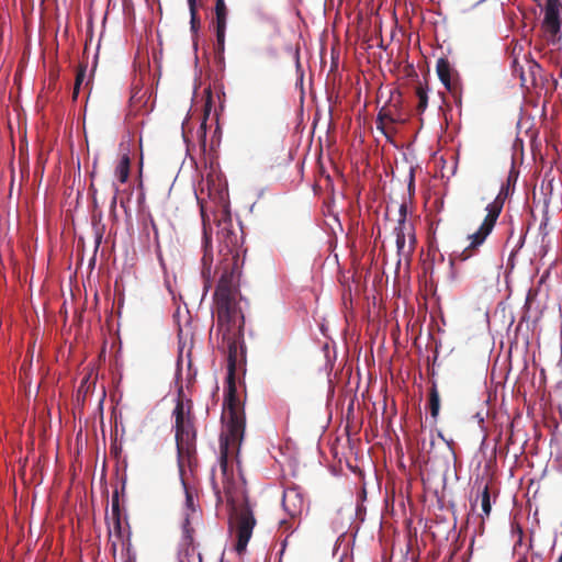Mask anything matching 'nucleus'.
<instances>
[{
    "label": "nucleus",
    "mask_w": 562,
    "mask_h": 562,
    "mask_svg": "<svg viewBox=\"0 0 562 562\" xmlns=\"http://www.w3.org/2000/svg\"><path fill=\"white\" fill-rule=\"evenodd\" d=\"M222 341L217 348L227 355V378L224 394V411L228 417L226 434L221 440H232L233 445L240 443L245 434V412L237 396L236 372L245 363L243 329L223 331Z\"/></svg>",
    "instance_id": "f257e3e1"
},
{
    "label": "nucleus",
    "mask_w": 562,
    "mask_h": 562,
    "mask_svg": "<svg viewBox=\"0 0 562 562\" xmlns=\"http://www.w3.org/2000/svg\"><path fill=\"white\" fill-rule=\"evenodd\" d=\"M220 441V469L222 473L223 492L227 497V502L232 504L229 520L237 536L235 550L238 554H243L251 538L256 519L247 499H244L240 504H235L233 497V464L231 457L240 443L233 445L232 440Z\"/></svg>",
    "instance_id": "f03ea898"
},
{
    "label": "nucleus",
    "mask_w": 562,
    "mask_h": 562,
    "mask_svg": "<svg viewBox=\"0 0 562 562\" xmlns=\"http://www.w3.org/2000/svg\"><path fill=\"white\" fill-rule=\"evenodd\" d=\"M182 395L183 391L180 389L177 404L172 412L175 417L178 468L181 473L186 467L193 471L198 465L196 430L194 427V416L192 415V402L191 400L184 402Z\"/></svg>",
    "instance_id": "7ed1b4c3"
},
{
    "label": "nucleus",
    "mask_w": 562,
    "mask_h": 562,
    "mask_svg": "<svg viewBox=\"0 0 562 562\" xmlns=\"http://www.w3.org/2000/svg\"><path fill=\"white\" fill-rule=\"evenodd\" d=\"M239 274L222 272L215 293L214 303L217 316V331L239 330L244 327V315L238 307Z\"/></svg>",
    "instance_id": "20e7f679"
},
{
    "label": "nucleus",
    "mask_w": 562,
    "mask_h": 562,
    "mask_svg": "<svg viewBox=\"0 0 562 562\" xmlns=\"http://www.w3.org/2000/svg\"><path fill=\"white\" fill-rule=\"evenodd\" d=\"M505 189L502 188L498 195L495 198L493 202L487 204L486 206V216L484 217L482 224L477 228V231L471 235H469L470 244L460 252L454 251L450 257V263L453 265L456 261H467L468 259L475 256L479 251V247L484 244L487 236L492 233L496 221L503 210L505 198H506Z\"/></svg>",
    "instance_id": "39448f33"
},
{
    "label": "nucleus",
    "mask_w": 562,
    "mask_h": 562,
    "mask_svg": "<svg viewBox=\"0 0 562 562\" xmlns=\"http://www.w3.org/2000/svg\"><path fill=\"white\" fill-rule=\"evenodd\" d=\"M217 239L220 244L218 254L222 258L221 271L239 274L243 236L233 228L231 220H225L218 224Z\"/></svg>",
    "instance_id": "423d86ee"
},
{
    "label": "nucleus",
    "mask_w": 562,
    "mask_h": 562,
    "mask_svg": "<svg viewBox=\"0 0 562 562\" xmlns=\"http://www.w3.org/2000/svg\"><path fill=\"white\" fill-rule=\"evenodd\" d=\"M560 9V0H547L542 29L547 41L553 44L560 38L561 33Z\"/></svg>",
    "instance_id": "0eeeda50"
},
{
    "label": "nucleus",
    "mask_w": 562,
    "mask_h": 562,
    "mask_svg": "<svg viewBox=\"0 0 562 562\" xmlns=\"http://www.w3.org/2000/svg\"><path fill=\"white\" fill-rule=\"evenodd\" d=\"M396 236V248L400 257L408 259L415 249L416 238L412 224L397 221L394 228Z\"/></svg>",
    "instance_id": "6e6552de"
},
{
    "label": "nucleus",
    "mask_w": 562,
    "mask_h": 562,
    "mask_svg": "<svg viewBox=\"0 0 562 562\" xmlns=\"http://www.w3.org/2000/svg\"><path fill=\"white\" fill-rule=\"evenodd\" d=\"M228 9L225 0H216L215 2V33H216V45L215 53L218 56L224 54L225 49V34L227 25Z\"/></svg>",
    "instance_id": "1a4fd4ad"
},
{
    "label": "nucleus",
    "mask_w": 562,
    "mask_h": 562,
    "mask_svg": "<svg viewBox=\"0 0 562 562\" xmlns=\"http://www.w3.org/2000/svg\"><path fill=\"white\" fill-rule=\"evenodd\" d=\"M283 509L291 518L300 517L305 507V498L299 486H289L283 491Z\"/></svg>",
    "instance_id": "9d476101"
},
{
    "label": "nucleus",
    "mask_w": 562,
    "mask_h": 562,
    "mask_svg": "<svg viewBox=\"0 0 562 562\" xmlns=\"http://www.w3.org/2000/svg\"><path fill=\"white\" fill-rule=\"evenodd\" d=\"M437 75L446 87V89L451 92L453 95H457L460 91L459 82H458V74L451 67L449 60L447 58H439L436 65Z\"/></svg>",
    "instance_id": "9b49d317"
},
{
    "label": "nucleus",
    "mask_w": 562,
    "mask_h": 562,
    "mask_svg": "<svg viewBox=\"0 0 562 562\" xmlns=\"http://www.w3.org/2000/svg\"><path fill=\"white\" fill-rule=\"evenodd\" d=\"M396 122H398V120L394 117L392 112L386 108H382L378 113L375 123H376V128L379 131H381L385 136H389L386 123L394 124Z\"/></svg>",
    "instance_id": "f8f14e48"
},
{
    "label": "nucleus",
    "mask_w": 562,
    "mask_h": 562,
    "mask_svg": "<svg viewBox=\"0 0 562 562\" xmlns=\"http://www.w3.org/2000/svg\"><path fill=\"white\" fill-rule=\"evenodd\" d=\"M131 159L128 155H123L115 168V176L121 183H125L130 177Z\"/></svg>",
    "instance_id": "ddd939ff"
},
{
    "label": "nucleus",
    "mask_w": 562,
    "mask_h": 562,
    "mask_svg": "<svg viewBox=\"0 0 562 562\" xmlns=\"http://www.w3.org/2000/svg\"><path fill=\"white\" fill-rule=\"evenodd\" d=\"M428 408L430 411L431 417L436 419L440 411V396L435 383L432 384L429 391Z\"/></svg>",
    "instance_id": "4468645a"
},
{
    "label": "nucleus",
    "mask_w": 562,
    "mask_h": 562,
    "mask_svg": "<svg viewBox=\"0 0 562 562\" xmlns=\"http://www.w3.org/2000/svg\"><path fill=\"white\" fill-rule=\"evenodd\" d=\"M481 508H482V519L490 516L492 510V504H491V495H490V487L487 484L484 485L483 490L481 491Z\"/></svg>",
    "instance_id": "2eb2a0df"
},
{
    "label": "nucleus",
    "mask_w": 562,
    "mask_h": 562,
    "mask_svg": "<svg viewBox=\"0 0 562 562\" xmlns=\"http://www.w3.org/2000/svg\"><path fill=\"white\" fill-rule=\"evenodd\" d=\"M416 97L418 98L416 110L422 114L427 109L428 94L427 89L420 82L416 87Z\"/></svg>",
    "instance_id": "dca6fc26"
},
{
    "label": "nucleus",
    "mask_w": 562,
    "mask_h": 562,
    "mask_svg": "<svg viewBox=\"0 0 562 562\" xmlns=\"http://www.w3.org/2000/svg\"><path fill=\"white\" fill-rule=\"evenodd\" d=\"M184 472V470L182 471ZM180 476H181V482H182V485H183V488H184V493H186V508H187V513L189 512H192L194 513L195 512V505H194V499H193V493L191 491V488L188 486L184 477H183V473L180 472Z\"/></svg>",
    "instance_id": "f3484780"
},
{
    "label": "nucleus",
    "mask_w": 562,
    "mask_h": 562,
    "mask_svg": "<svg viewBox=\"0 0 562 562\" xmlns=\"http://www.w3.org/2000/svg\"><path fill=\"white\" fill-rule=\"evenodd\" d=\"M182 531H183L186 543L188 546H191L193 543V532H194V529L191 526L189 513H186V518H184V521H183Z\"/></svg>",
    "instance_id": "a211bd4d"
},
{
    "label": "nucleus",
    "mask_w": 562,
    "mask_h": 562,
    "mask_svg": "<svg viewBox=\"0 0 562 562\" xmlns=\"http://www.w3.org/2000/svg\"><path fill=\"white\" fill-rule=\"evenodd\" d=\"M86 68L87 66L86 65H80L78 71H77V75H76V80H75V87H74V92H72V98L74 100L77 99L78 97V93H79V90H80V86L81 83L83 82L85 80V77H86Z\"/></svg>",
    "instance_id": "6ab92c4d"
},
{
    "label": "nucleus",
    "mask_w": 562,
    "mask_h": 562,
    "mask_svg": "<svg viewBox=\"0 0 562 562\" xmlns=\"http://www.w3.org/2000/svg\"><path fill=\"white\" fill-rule=\"evenodd\" d=\"M112 516L115 520L116 528L121 529V521H120V502H119V493L117 491L114 492L112 495Z\"/></svg>",
    "instance_id": "aec40b11"
},
{
    "label": "nucleus",
    "mask_w": 562,
    "mask_h": 562,
    "mask_svg": "<svg viewBox=\"0 0 562 562\" xmlns=\"http://www.w3.org/2000/svg\"><path fill=\"white\" fill-rule=\"evenodd\" d=\"M189 11H190V26H191V31L193 34H196L200 26H201V21H200V18H199V14H198V7L195 8H189Z\"/></svg>",
    "instance_id": "412c9836"
},
{
    "label": "nucleus",
    "mask_w": 562,
    "mask_h": 562,
    "mask_svg": "<svg viewBox=\"0 0 562 562\" xmlns=\"http://www.w3.org/2000/svg\"><path fill=\"white\" fill-rule=\"evenodd\" d=\"M90 378H91V374H88L86 375L81 383H80V386H79V392H88L89 387H90Z\"/></svg>",
    "instance_id": "4be33fe9"
},
{
    "label": "nucleus",
    "mask_w": 562,
    "mask_h": 562,
    "mask_svg": "<svg viewBox=\"0 0 562 562\" xmlns=\"http://www.w3.org/2000/svg\"><path fill=\"white\" fill-rule=\"evenodd\" d=\"M398 213H400V218H398V221H402V220H403V222H404V223H407V221H406V216H407V205H406V203H402V204L400 205Z\"/></svg>",
    "instance_id": "5701e85b"
},
{
    "label": "nucleus",
    "mask_w": 562,
    "mask_h": 562,
    "mask_svg": "<svg viewBox=\"0 0 562 562\" xmlns=\"http://www.w3.org/2000/svg\"><path fill=\"white\" fill-rule=\"evenodd\" d=\"M202 262H203L204 268H207V270H210L212 258L206 252L204 254V256L202 258Z\"/></svg>",
    "instance_id": "b1692460"
},
{
    "label": "nucleus",
    "mask_w": 562,
    "mask_h": 562,
    "mask_svg": "<svg viewBox=\"0 0 562 562\" xmlns=\"http://www.w3.org/2000/svg\"><path fill=\"white\" fill-rule=\"evenodd\" d=\"M150 225H151V228L154 231L155 238L157 239L158 238V229H157V226H156V224H155L153 218H150Z\"/></svg>",
    "instance_id": "393cba45"
},
{
    "label": "nucleus",
    "mask_w": 562,
    "mask_h": 562,
    "mask_svg": "<svg viewBox=\"0 0 562 562\" xmlns=\"http://www.w3.org/2000/svg\"><path fill=\"white\" fill-rule=\"evenodd\" d=\"M188 5H189V8H192V7H193V8H195V7H198L196 0H188Z\"/></svg>",
    "instance_id": "a878e982"
},
{
    "label": "nucleus",
    "mask_w": 562,
    "mask_h": 562,
    "mask_svg": "<svg viewBox=\"0 0 562 562\" xmlns=\"http://www.w3.org/2000/svg\"><path fill=\"white\" fill-rule=\"evenodd\" d=\"M213 488H214L215 494L218 496L221 491H220V488L217 487V484L214 481H213Z\"/></svg>",
    "instance_id": "bb28decb"
},
{
    "label": "nucleus",
    "mask_w": 562,
    "mask_h": 562,
    "mask_svg": "<svg viewBox=\"0 0 562 562\" xmlns=\"http://www.w3.org/2000/svg\"><path fill=\"white\" fill-rule=\"evenodd\" d=\"M205 121L201 124V130H203V138H205Z\"/></svg>",
    "instance_id": "cd10ccee"
},
{
    "label": "nucleus",
    "mask_w": 562,
    "mask_h": 562,
    "mask_svg": "<svg viewBox=\"0 0 562 562\" xmlns=\"http://www.w3.org/2000/svg\"><path fill=\"white\" fill-rule=\"evenodd\" d=\"M101 238H102L101 235H99L98 238H97V247L99 246V244L101 241Z\"/></svg>",
    "instance_id": "c85d7f7f"
},
{
    "label": "nucleus",
    "mask_w": 562,
    "mask_h": 562,
    "mask_svg": "<svg viewBox=\"0 0 562 562\" xmlns=\"http://www.w3.org/2000/svg\"><path fill=\"white\" fill-rule=\"evenodd\" d=\"M115 204H116V196H114L112 200V207L115 206Z\"/></svg>",
    "instance_id": "c756f323"
},
{
    "label": "nucleus",
    "mask_w": 562,
    "mask_h": 562,
    "mask_svg": "<svg viewBox=\"0 0 562 562\" xmlns=\"http://www.w3.org/2000/svg\"><path fill=\"white\" fill-rule=\"evenodd\" d=\"M557 562H562V552Z\"/></svg>",
    "instance_id": "7c9ffc66"
},
{
    "label": "nucleus",
    "mask_w": 562,
    "mask_h": 562,
    "mask_svg": "<svg viewBox=\"0 0 562 562\" xmlns=\"http://www.w3.org/2000/svg\"><path fill=\"white\" fill-rule=\"evenodd\" d=\"M286 525V521L285 520H282L281 521V526H285Z\"/></svg>",
    "instance_id": "2f4dec72"
},
{
    "label": "nucleus",
    "mask_w": 562,
    "mask_h": 562,
    "mask_svg": "<svg viewBox=\"0 0 562 562\" xmlns=\"http://www.w3.org/2000/svg\"><path fill=\"white\" fill-rule=\"evenodd\" d=\"M199 562H202V555L199 554Z\"/></svg>",
    "instance_id": "473e14b6"
}]
</instances>
